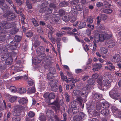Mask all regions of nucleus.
<instances>
[{
	"label": "nucleus",
	"mask_w": 121,
	"mask_h": 121,
	"mask_svg": "<svg viewBox=\"0 0 121 121\" xmlns=\"http://www.w3.org/2000/svg\"><path fill=\"white\" fill-rule=\"evenodd\" d=\"M83 101L82 98L81 97L77 98L75 101L71 102V107L68 109V112L70 114H76L79 112L78 108H80V107H78V105L80 106L82 105Z\"/></svg>",
	"instance_id": "f257e3e1"
},
{
	"label": "nucleus",
	"mask_w": 121,
	"mask_h": 121,
	"mask_svg": "<svg viewBox=\"0 0 121 121\" xmlns=\"http://www.w3.org/2000/svg\"><path fill=\"white\" fill-rule=\"evenodd\" d=\"M103 32L101 30H96L95 31L94 36V43L95 47H97L96 43L99 41L101 42L104 41V36L102 34L103 33Z\"/></svg>",
	"instance_id": "f03ea898"
},
{
	"label": "nucleus",
	"mask_w": 121,
	"mask_h": 121,
	"mask_svg": "<svg viewBox=\"0 0 121 121\" xmlns=\"http://www.w3.org/2000/svg\"><path fill=\"white\" fill-rule=\"evenodd\" d=\"M19 44L18 42L13 41L10 42L9 45V44L6 45L5 47L7 48L8 50H16L17 48L20 47L19 46Z\"/></svg>",
	"instance_id": "7ed1b4c3"
},
{
	"label": "nucleus",
	"mask_w": 121,
	"mask_h": 121,
	"mask_svg": "<svg viewBox=\"0 0 121 121\" xmlns=\"http://www.w3.org/2000/svg\"><path fill=\"white\" fill-rule=\"evenodd\" d=\"M14 114L15 116H19L21 114L22 111L24 109V108L22 106L16 105L14 107Z\"/></svg>",
	"instance_id": "20e7f679"
},
{
	"label": "nucleus",
	"mask_w": 121,
	"mask_h": 121,
	"mask_svg": "<svg viewBox=\"0 0 121 121\" xmlns=\"http://www.w3.org/2000/svg\"><path fill=\"white\" fill-rule=\"evenodd\" d=\"M14 26V24L13 22H8L6 21H3L0 22V29L3 27L5 29H9Z\"/></svg>",
	"instance_id": "39448f33"
},
{
	"label": "nucleus",
	"mask_w": 121,
	"mask_h": 121,
	"mask_svg": "<svg viewBox=\"0 0 121 121\" xmlns=\"http://www.w3.org/2000/svg\"><path fill=\"white\" fill-rule=\"evenodd\" d=\"M103 80L106 82V83L107 84V88L110 87L111 85V76L110 75L106 74L103 77Z\"/></svg>",
	"instance_id": "423d86ee"
},
{
	"label": "nucleus",
	"mask_w": 121,
	"mask_h": 121,
	"mask_svg": "<svg viewBox=\"0 0 121 121\" xmlns=\"http://www.w3.org/2000/svg\"><path fill=\"white\" fill-rule=\"evenodd\" d=\"M86 117V115L83 112H80L78 116H74L73 119L76 121H81L84 119Z\"/></svg>",
	"instance_id": "0eeeda50"
},
{
	"label": "nucleus",
	"mask_w": 121,
	"mask_h": 121,
	"mask_svg": "<svg viewBox=\"0 0 121 121\" xmlns=\"http://www.w3.org/2000/svg\"><path fill=\"white\" fill-rule=\"evenodd\" d=\"M91 88V87L88 84L86 85L85 87L83 88L84 90H83L82 91V92L81 93V94L82 95V96L85 98L87 97Z\"/></svg>",
	"instance_id": "6e6552de"
},
{
	"label": "nucleus",
	"mask_w": 121,
	"mask_h": 121,
	"mask_svg": "<svg viewBox=\"0 0 121 121\" xmlns=\"http://www.w3.org/2000/svg\"><path fill=\"white\" fill-rule=\"evenodd\" d=\"M4 17L7 18L8 21H10L15 19L16 17V16L13 13L8 12L5 13Z\"/></svg>",
	"instance_id": "1a4fd4ad"
},
{
	"label": "nucleus",
	"mask_w": 121,
	"mask_h": 121,
	"mask_svg": "<svg viewBox=\"0 0 121 121\" xmlns=\"http://www.w3.org/2000/svg\"><path fill=\"white\" fill-rule=\"evenodd\" d=\"M110 110L108 109H103L101 110L100 113L105 117H107L108 118H109L111 116Z\"/></svg>",
	"instance_id": "9d476101"
},
{
	"label": "nucleus",
	"mask_w": 121,
	"mask_h": 121,
	"mask_svg": "<svg viewBox=\"0 0 121 121\" xmlns=\"http://www.w3.org/2000/svg\"><path fill=\"white\" fill-rule=\"evenodd\" d=\"M121 57L119 54H115L112 55L111 57V60L113 63H118L120 60Z\"/></svg>",
	"instance_id": "9b49d317"
},
{
	"label": "nucleus",
	"mask_w": 121,
	"mask_h": 121,
	"mask_svg": "<svg viewBox=\"0 0 121 121\" xmlns=\"http://www.w3.org/2000/svg\"><path fill=\"white\" fill-rule=\"evenodd\" d=\"M49 104L52 105H54L56 107L54 106H52V108L54 110H56L57 109V110H59L60 109V104L56 100L50 103Z\"/></svg>",
	"instance_id": "f8f14e48"
},
{
	"label": "nucleus",
	"mask_w": 121,
	"mask_h": 121,
	"mask_svg": "<svg viewBox=\"0 0 121 121\" xmlns=\"http://www.w3.org/2000/svg\"><path fill=\"white\" fill-rule=\"evenodd\" d=\"M60 75L61 76V79L62 81H65L66 83L70 82L71 79V78H69L68 79H67V77L64 76V73L62 71H61L60 73Z\"/></svg>",
	"instance_id": "ddd939ff"
},
{
	"label": "nucleus",
	"mask_w": 121,
	"mask_h": 121,
	"mask_svg": "<svg viewBox=\"0 0 121 121\" xmlns=\"http://www.w3.org/2000/svg\"><path fill=\"white\" fill-rule=\"evenodd\" d=\"M48 1L44 2L40 6V9L39 12L40 13L44 12V10L47 8L48 5Z\"/></svg>",
	"instance_id": "4468645a"
},
{
	"label": "nucleus",
	"mask_w": 121,
	"mask_h": 121,
	"mask_svg": "<svg viewBox=\"0 0 121 121\" xmlns=\"http://www.w3.org/2000/svg\"><path fill=\"white\" fill-rule=\"evenodd\" d=\"M103 78H99L97 80V82L98 84L101 86L103 87L106 86L107 88L108 85L105 83L106 82L103 80Z\"/></svg>",
	"instance_id": "2eb2a0df"
},
{
	"label": "nucleus",
	"mask_w": 121,
	"mask_h": 121,
	"mask_svg": "<svg viewBox=\"0 0 121 121\" xmlns=\"http://www.w3.org/2000/svg\"><path fill=\"white\" fill-rule=\"evenodd\" d=\"M114 91L112 90L109 92L110 96L112 98L115 99H118L119 98V95L117 93H114Z\"/></svg>",
	"instance_id": "dca6fc26"
},
{
	"label": "nucleus",
	"mask_w": 121,
	"mask_h": 121,
	"mask_svg": "<svg viewBox=\"0 0 121 121\" xmlns=\"http://www.w3.org/2000/svg\"><path fill=\"white\" fill-rule=\"evenodd\" d=\"M40 55L32 59V61L34 64L35 65L39 63L42 60V58H41Z\"/></svg>",
	"instance_id": "f3484780"
},
{
	"label": "nucleus",
	"mask_w": 121,
	"mask_h": 121,
	"mask_svg": "<svg viewBox=\"0 0 121 121\" xmlns=\"http://www.w3.org/2000/svg\"><path fill=\"white\" fill-rule=\"evenodd\" d=\"M78 80L76 78L74 79V78H71V79L70 82L71 83L70 84V86L71 87L70 89H72L75 87V83L76 82H78Z\"/></svg>",
	"instance_id": "a211bd4d"
},
{
	"label": "nucleus",
	"mask_w": 121,
	"mask_h": 121,
	"mask_svg": "<svg viewBox=\"0 0 121 121\" xmlns=\"http://www.w3.org/2000/svg\"><path fill=\"white\" fill-rule=\"evenodd\" d=\"M102 65L100 64H95L94 65V68L92 70L94 71L99 70L102 66Z\"/></svg>",
	"instance_id": "6ab92c4d"
},
{
	"label": "nucleus",
	"mask_w": 121,
	"mask_h": 121,
	"mask_svg": "<svg viewBox=\"0 0 121 121\" xmlns=\"http://www.w3.org/2000/svg\"><path fill=\"white\" fill-rule=\"evenodd\" d=\"M102 95L98 93H95L94 95V98L96 100H100L102 98Z\"/></svg>",
	"instance_id": "aec40b11"
},
{
	"label": "nucleus",
	"mask_w": 121,
	"mask_h": 121,
	"mask_svg": "<svg viewBox=\"0 0 121 121\" xmlns=\"http://www.w3.org/2000/svg\"><path fill=\"white\" fill-rule=\"evenodd\" d=\"M59 15L58 14H54L52 17V19L54 22H57L60 20Z\"/></svg>",
	"instance_id": "412c9836"
},
{
	"label": "nucleus",
	"mask_w": 121,
	"mask_h": 121,
	"mask_svg": "<svg viewBox=\"0 0 121 121\" xmlns=\"http://www.w3.org/2000/svg\"><path fill=\"white\" fill-rule=\"evenodd\" d=\"M101 104L102 105V108H103L104 109H108L110 106L109 103L106 101H103L101 102Z\"/></svg>",
	"instance_id": "4be33fe9"
},
{
	"label": "nucleus",
	"mask_w": 121,
	"mask_h": 121,
	"mask_svg": "<svg viewBox=\"0 0 121 121\" xmlns=\"http://www.w3.org/2000/svg\"><path fill=\"white\" fill-rule=\"evenodd\" d=\"M1 59L2 61H5V63L7 65H9L11 63V61L10 62L9 61H8V57L6 56H4L1 57Z\"/></svg>",
	"instance_id": "5701e85b"
},
{
	"label": "nucleus",
	"mask_w": 121,
	"mask_h": 121,
	"mask_svg": "<svg viewBox=\"0 0 121 121\" xmlns=\"http://www.w3.org/2000/svg\"><path fill=\"white\" fill-rule=\"evenodd\" d=\"M28 100L26 98H22L18 99V102L20 104L23 105L27 103Z\"/></svg>",
	"instance_id": "b1692460"
},
{
	"label": "nucleus",
	"mask_w": 121,
	"mask_h": 121,
	"mask_svg": "<svg viewBox=\"0 0 121 121\" xmlns=\"http://www.w3.org/2000/svg\"><path fill=\"white\" fill-rule=\"evenodd\" d=\"M44 12L46 14L48 15L49 14L51 13L52 12L53 9L51 7H49L48 8H46V9L44 10Z\"/></svg>",
	"instance_id": "393cba45"
},
{
	"label": "nucleus",
	"mask_w": 121,
	"mask_h": 121,
	"mask_svg": "<svg viewBox=\"0 0 121 121\" xmlns=\"http://www.w3.org/2000/svg\"><path fill=\"white\" fill-rule=\"evenodd\" d=\"M28 92L30 94L35 93V87H30L27 90Z\"/></svg>",
	"instance_id": "a878e982"
},
{
	"label": "nucleus",
	"mask_w": 121,
	"mask_h": 121,
	"mask_svg": "<svg viewBox=\"0 0 121 121\" xmlns=\"http://www.w3.org/2000/svg\"><path fill=\"white\" fill-rule=\"evenodd\" d=\"M59 5L61 7H66L68 5V2L66 1H63L60 2Z\"/></svg>",
	"instance_id": "bb28decb"
},
{
	"label": "nucleus",
	"mask_w": 121,
	"mask_h": 121,
	"mask_svg": "<svg viewBox=\"0 0 121 121\" xmlns=\"http://www.w3.org/2000/svg\"><path fill=\"white\" fill-rule=\"evenodd\" d=\"M9 101L11 103H13L14 102L17 98V97L16 96H12L10 95L9 96Z\"/></svg>",
	"instance_id": "cd10ccee"
},
{
	"label": "nucleus",
	"mask_w": 121,
	"mask_h": 121,
	"mask_svg": "<svg viewBox=\"0 0 121 121\" xmlns=\"http://www.w3.org/2000/svg\"><path fill=\"white\" fill-rule=\"evenodd\" d=\"M115 45V43L114 41L111 40L108 44V47L109 48H112Z\"/></svg>",
	"instance_id": "c85d7f7f"
},
{
	"label": "nucleus",
	"mask_w": 121,
	"mask_h": 121,
	"mask_svg": "<svg viewBox=\"0 0 121 121\" xmlns=\"http://www.w3.org/2000/svg\"><path fill=\"white\" fill-rule=\"evenodd\" d=\"M95 82L94 80L91 78H90L89 79L87 80V83L88 85L90 86L93 85Z\"/></svg>",
	"instance_id": "c756f323"
},
{
	"label": "nucleus",
	"mask_w": 121,
	"mask_h": 121,
	"mask_svg": "<svg viewBox=\"0 0 121 121\" xmlns=\"http://www.w3.org/2000/svg\"><path fill=\"white\" fill-rule=\"evenodd\" d=\"M75 8L77 11H81L83 9V6L82 4H80L76 5L75 7Z\"/></svg>",
	"instance_id": "7c9ffc66"
},
{
	"label": "nucleus",
	"mask_w": 121,
	"mask_h": 121,
	"mask_svg": "<svg viewBox=\"0 0 121 121\" xmlns=\"http://www.w3.org/2000/svg\"><path fill=\"white\" fill-rule=\"evenodd\" d=\"M100 50V53L103 54H106L108 51L107 48L104 47L101 48Z\"/></svg>",
	"instance_id": "2f4dec72"
},
{
	"label": "nucleus",
	"mask_w": 121,
	"mask_h": 121,
	"mask_svg": "<svg viewBox=\"0 0 121 121\" xmlns=\"http://www.w3.org/2000/svg\"><path fill=\"white\" fill-rule=\"evenodd\" d=\"M63 21L67 22L70 20V16L68 15H66L64 16L62 18Z\"/></svg>",
	"instance_id": "473e14b6"
},
{
	"label": "nucleus",
	"mask_w": 121,
	"mask_h": 121,
	"mask_svg": "<svg viewBox=\"0 0 121 121\" xmlns=\"http://www.w3.org/2000/svg\"><path fill=\"white\" fill-rule=\"evenodd\" d=\"M19 92L21 94H23L26 92V89L25 88H20L18 89Z\"/></svg>",
	"instance_id": "72a5a7b5"
},
{
	"label": "nucleus",
	"mask_w": 121,
	"mask_h": 121,
	"mask_svg": "<svg viewBox=\"0 0 121 121\" xmlns=\"http://www.w3.org/2000/svg\"><path fill=\"white\" fill-rule=\"evenodd\" d=\"M86 25V22H81L79 25L78 28V29H81L85 27Z\"/></svg>",
	"instance_id": "f704fd0d"
},
{
	"label": "nucleus",
	"mask_w": 121,
	"mask_h": 121,
	"mask_svg": "<svg viewBox=\"0 0 121 121\" xmlns=\"http://www.w3.org/2000/svg\"><path fill=\"white\" fill-rule=\"evenodd\" d=\"M5 65L4 64L1 65L0 66V71L1 72H4L6 71V68Z\"/></svg>",
	"instance_id": "c9c22d12"
},
{
	"label": "nucleus",
	"mask_w": 121,
	"mask_h": 121,
	"mask_svg": "<svg viewBox=\"0 0 121 121\" xmlns=\"http://www.w3.org/2000/svg\"><path fill=\"white\" fill-rule=\"evenodd\" d=\"M58 81L56 80H54L51 81L50 83V85L51 86H52V85H53V86L57 85Z\"/></svg>",
	"instance_id": "e433bc0d"
},
{
	"label": "nucleus",
	"mask_w": 121,
	"mask_h": 121,
	"mask_svg": "<svg viewBox=\"0 0 121 121\" xmlns=\"http://www.w3.org/2000/svg\"><path fill=\"white\" fill-rule=\"evenodd\" d=\"M51 85L52 86H51V90L52 91L56 92L58 89V87L57 85L53 86V85Z\"/></svg>",
	"instance_id": "4c0bfd02"
},
{
	"label": "nucleus",
	"mask_w": 121,
	"mask_h": 121,
	"mask_svg": "<svg viewBox=\"0 0 121 121\" xmlns=\"http://www.w3.org/2000/svg\"><path fill=\"white\" fill-rule=\"evenodd\" d=\"M8 49L7 48L3 47H0V53H4L5 52H6L8 51Z\"/></svg>",
	"instance_id": "58836bf2"
},
{
	"label": "nucleus",
	"mask_w": 121,
	"mask_h": 121,
	"mask_svg": "<svg viewBox=\"0 0 121 121\" xmlns=\"http://www.w3.org/2000/svg\"><path fill=\"white\" fill-rule=\"evenodd\" d=\"M102 104H101V102H97L96 104V108L98 110H100L101 108H102Z\"/></svg>",
	"instance_id": "ea45409f"
},
{
	"label": "nucleus",
	"mask_w": 121,
	"mask_h": 121,
	"mask_svg": "<svg viewBox=\"0 0 121 121\" xmlns=\"http://www.w3.org/2000/svg\"><path fill=\"white\" fill-rule=\"evenodd\" d=\"M107 64V65L109 66L110 69H115V66L113 65V64L110 61H108Z\"/></svg>",
	"instance_id": "a19ab883"
},
{
	"label": "nucleus",
	"mask_w": 121,
	"mask_h": 121,
	"mask_svg": "<svg viewBox=\"0 0 121 121\" xmlns=\"http://www.w3.org/2000/svg\"><path fill=\"white\" fill-rule=\"evenodd\" d=\"M104 36V40L111 38L112 37V35L110 34H105L104 35L102 34Z\"/></svg>",
	"instance_id": "79ce46f5"
},
{
	"label": "nucleus",
	"mask_w": 121,
	"mask_h": 121,
	"mask_svg": "<svg viewBox=\"0 0 121 121\" xmlns=\"http://www.w3.org/2000/svg\"><path fill=\"white\" fill-rule=\"evenodd\" d=\"M66 32L65 31H63L61 32H57L56 34V35L58 37H61L65 35Z\"/></svg>",
	"instance_id": "37998d69"
},
{
	"label": "nucleus",
	"mask_w": 121,
	"mask_h": 121,
	"mask_svg": "<svg viewBox=\"0 0 121 121\" xmlns=\"http://www.w3.org/2000/svg\"><path fill=\"white\" fill-rule=\"evenodd\" d=\"M14 39L16 41L15 42L18 43L21 40L22 37L16 35L14 37Z\"/></svg>",
	"instance_id": "c03bdc74"
},
{
	"label": "nucleus",
	"mask_w": 121,
	"mask_h": 121,
	"mask_svg": "<svg viewBox=\"0 0 121 121\" xmlns=\"http://www.w3.org/2000/svg\"><path fill=\"white\" fill-rule=\"evenodd\" d=\"M45 50V48L44 47L42 46H40L38 47L37 49V52H41V51H44Z\"/></svg>",
	"instance_id": "a18cd8bd"
},
{
	"label": "nucleus",
	"mask_w": 121,
	"mask_h": 121,
	"mask_svg": "<svg viewBox=\"0 0 121 121\" xmlns=\"http://www.w3.org/2000/svg\"><path fill=\"white\" fill-rule=\"evenodd\" d=\"M103 6L104 8H107L110 7L111 5L107 1H105L104 2Z\"/></svg>",
	"instance_id": "49530a36"
},
{
	"label": "nucleus",
	"mask_w": 121,
	"mask_h": 121,
	"mask_svg": "<svg viewBox=\"0 0 121 121\" xmlns=\"http://www.w3.org/2000/svg\"><path fill=\"white\" fill-rule=\"evenodd\" d=\"M26 5L29 9H31L32 8V7L31 3L30 2L29 0H26Z\"/></svg>",
	"instance_id": "de8ad7c7"
},
{
	"label": "nucleus",
	"mask_w": 121,
	"mask_h": 121,
	"mask_svg": "<svg viewBox=\"0 0 121 121\" xmlns=\"http://www.w3.org/2000/svg\"><path fill=\"white\" fill-rule=\"evenodd\" d=\"M17 116H16L13 117L12 121H20L21 119L20 117Z\"/></svg>",
	"instance_id": "09e8293b"
},
{
	"label": "nucleus",
	"mask_w": 121,
	"mask_h": 121,
	"mask_svg": "<svg viewBox=\"0 0 121 121\" xmlns=\"http://www.w3.org/2000/svg\"><path fill=\"white\" fill-rule=\"evenodd\" d=\"M113 11V10L110 9H104L103 10V12L104 13L107 14L110 13Z\"/></svg>",
	"instance_id": "8fccbe9b"
},
{
	"label": "nucleus",
	"mask_w": 121,
	"mask_h": 121,
	"mask_svg": "<svg viewBox=\"0 0 121 121\" xmlns=\"http://www.w3.org/2000/svg\"><path fill=\"white\" fill-rule=\"evenodd\" d=\"M74 94L75 96L78 95H81L82 96V95L81 94V92H82V91H80L78 90H74L73 91Z\"/></svg>",
	"instance_id": "3c124183"
},
{
	"label": "nucleus",
	"mask_w": 121,
	"mask_h": 121,
	"mask_svg": "<svg viewBox=\"0 0 121 121\" xmlns=\"http://www.w3.org/2000/svg\"><path fill=\"white\" fill-rule=\"evenodd\" d=\"M47 77L48 80H50L54 78V74L51 73H48L47 75Z\"/></svg>",
	"instance_id": "603ef678"
},
{
	"label": "nucleus",
	"mask_w": 121,
	"mask_h": 121,
	"mask_svg": "<svg viewBox=\"0 0 121 121\" xmlns=\"http://www.w3.org/2000/svg\"><path fill=\"white\" fill-rule=\"evenodd\" d=\"M9 90L11 92L15 93L17 91V89L15 87L13 86H11L9 88Z\"/></svg>",
	"instance_id": "864d4df0"
},
{
	"label": "nucleus",
	"mask_w": 121,
	"mask_h": 121,
	"mask_svg": "<svg viewBox=\"0 0 121 121\" xmlns=\"http://www.w3.org/2000/svg\"><path fill=\"white\" fill-rule=\"evenodd\" d=\"M49 97L51 99H54L56 95L54 93L51 92L50 93H49Z\"/></svg>",
	"instance_id": "5fc2aeb1"
},
{
	"label": "nucleus",
	"mask_w": 121,
	"mask_h": 121,
	"mask_svg": "<svg viewBox=\"0 0 121 121\" xmlns=\"http://www.w3.org/2000/svg\"><path fill=\"white\" fill-rule=\"evenodd\" d=\"M76 9L74 8H72L71 11V13L72 15L73 16H75L77 15V11Z\"/></svg>",
	"instance_id": "6e6d98bb"
},
{
	"label": "nucleus",
	"mask_w": 121,
	"mask_h": 121,
	"mask_svg": "<svg viewBox=\"0 0 121 121\" xmlns=\"http://www.w3.org/2000/svg\"><path fill=\"white\" fill-rule=\"evenodd\" d=\"M70 34H72L73 35H74L75 38L76 39V40H77V41L78 42H80V40L79 39V38L78 37V34L77 33H74L72 32H70Z\"/></svg>",
	"instance_id": "4d7b16f0"
},
{
	"label": "nucleus",
	"mask_w": 121,
	"mask_h": 121,
	"mask_svg": "<svg viewBox=\"0 0 121 121\" xmlns=\"http://www.w3.org/2000/svg\"><path fill=\"white\" fill-rule=\"evenodd\" d=\"M87 22L88 23L91 24L93 23V20L91 16H89L87 18Z\"/></svg>",
	"instance_id": "13d9d810"
},
{
	"label": "nucleus",
	"mask_w": 121,
	"mask_h": 121,
	"mask_svg": "<svg viewBox=\"0 0 121 121\" xmlns=\"http://www.w3.org/2000/svg\"><path fill=\"white\" fill-rule=\"evenodd\" d=\"M6 39V36L4 35L0 36V43H2Z\"/></svg>",
	"instance_id": "bf43d9fd"
},
{
	"label": "nucleus",
	"mask_w": 121,
	"mask_h": 121,
	"mask_svg": "<svg viewBox=\"0 0 121 121\" xmlns=\"http://www.w3.org/2000/svg\"><path fill=\"white\" fill-rule=\"evenodd\" d=\"M35 115V113L33 111H30L28 114V115L29 117L32 118L34 117Z\"/></svg>",
	"instance_id": "052dcab7"
},
{
	"label": "nucleus",
	"mask_w": 121,
	"mask_h": 121,
	"mask_svg": "<svg viewBox=\"0 0 121 121\" xmlns=\"http://www.w3.org/2000/svg\"><path fill=\"white\" fill-rule=\"evenodd\" d=\"M59 13L60 16H62L65 14V11L63 9H60L59 10Z\"/></svg>",
	"instance_id": "680f3d73"
},
{
	"label": "nucleus",
	"mask_w": 121,
	"mask_h": 121,
	"mask_svg": "<svg viewBox=\"0 0 121 121\" xmlns=\"http://www.w3.org/2000/svg\"><path fill=\"white\" fill-rule=\"evenodd\" d=\"M65 96L66 101V102H69L70 101V98L69 95L68 93L66 94H65Z\"/></svg>",
	"instance_id": "e2e57ef3"
},
{
	"label": "nucleus",
	"mask_w": 121,
	"mask_h": 121,
	"mask_svg": "<svg viewBox=\"0 0 121 121\" xmlns=\"http://www.w3.org/2000/svg\"><path fill=\"white\" fill-rule=\"evenodd\" d=\"M31 22L35 26L37 27L39 26V24L38 23H34V22H36V20L34 18H32L31 19Z\"/></svg>",
	"instance_id": "0e129e2a"
},
{
	"label": "nucleus",
	"mask_w": 121,
	"mask_h": 121,
	"mask_svg": "<svg viewBox=\"0 0 121 121\" xmlns=\"http://www.w3.org/2000/svg\"><path fill=\"white\" fill-rule=\"evenodd\" d=\"M49 71V73H51L53 74L55 72L56 70L54 67H52L50 68Z\"/></svg>",
	"instance_id": "69168bd1"
},
{
	"label": "nucleus",
	"mask_w": 121,
	"mask_h": 121,
	"mask_svg": "<svg viewBox=\"0 0 121 121\" xmlns=\"http://www.w3.org/2000/svg\"><path fill=\"white\" fill-rule=\"evenodd\" d=\"M9 73L7 72H6L5 74H4L1 77L2 79H4V78H7L9 77Z\"/></svg>",
	"instance_id": "338daca9"
},
{
	"label": "nucleus",
	"mask_w": 121,
	"mask_h": 121,
	"mask_svg": "<svg viewBox=\"0 0 121 121\" xmlns=\"http://www.w3.org/2000/svg\"><path fill=\"white\" fill-rule=\"evenodd\" d=\"M100 19L103 20H105L107 18L106 15L104 14H102L100 16Z\"/></svg>",
	"instance_id": "774afa93"
}]
</instances>
